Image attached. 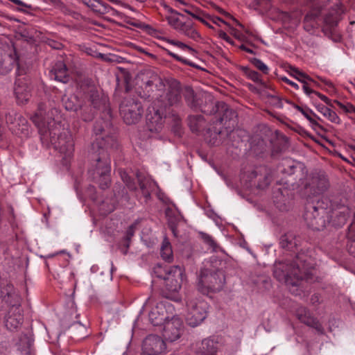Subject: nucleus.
<instances>
[{
  "label": "nucleus",
  "mask_w": 355,
  "mask_h": 355,
  "mask_svg": "<svg viewBox=\"0 0 355 355\" xmlns=\"http://www.w3.org/2000/svg\"><path fill=\"white\" fill-rule=\"evenodd\" d=\"M267 96L271 98V103L277 107L282 108L283 107L282 100L279 96L275 94H268Z\"/></svg>",
  "instance_id": "nucleus-53"
},
{
  "label": "nucleus",
  "mask_w": 355,
  "mask_h": 355,
  "mask_svg": "<svg viewBox=\"0 0 355 355\" xmlns=\"http://www.w3.org/2000/svg\"><path fill=\"white\" fill-rule=\"evenodd\" d=\"M63 104L65 109L68 111L77 112L80 109V102L76 96H71L67 98H63Z\"/></svg>",
  "instance_id": "nucleus-37"
},
{
  "label": "nucleus",
  "mask_w": 355,
  "mask_h": 355,
  "mask_svg": "<svg viewBox=\"0 0 355 355\" xmlns=\"http://www.w3.org/2000/svg\"><path fill=\"white\" fill-rule=\"evenodd\" d=\"M149 320L154 326L165 325L167 321H170L163 304H159L150 311Z\"/></svg>",
  "instance_id": "nucleus-24"
},
{
  "label": "nucleus",
  "mask_w": 355,
  "mask_h": 355,
  "mask_svg": "<svg viewBox=\"0 0 355 355\" xmlns=\"http://www.w3.org/2000/svg\"><path fill=\"white\" fill-rule=\"evenodd\" d=\"M291 75L292 76H293L295 78H296V77H298V78H300V79L308 80L311 81L315 84V83L313 81V80L309 76H308L307 74L304 73V72L300 71L298 69L293 67H291Z\"/></svg>",
  "instance_id": "nucleus-46"
},
{
  "label": "nucleus",
  "mask_w": 355,
  "mask_h": 355,
  "mask_svg": "<svg viewBox=\"0 0 355 355\" xmlns=\"http://www.w3.org/2000/svg\"><path fill=\"white\" fill-rule=\"evenodd\" d=\"M311 184L315 193L324 192L329 186L328 179L324 175H318L313 177Z\"/></svg>",
  "instance_id": "nucleus-31"
},
{
  "label": "nucleus",
  "mask_w": 355,
  "mask_h": 355,
  "mask_svg": "<svg viewBox=\"0 0 355 355\" xmlns=\"http://www.w3.org/2000/svg\"><path fill=\"white\" fill-rule=\"evenodd\" d=\"M179 31L184 34L186 36L197 41L200 38V34L198 31L193 28V26L190 23H184L180 25Z\"/></svg>",
  "instance_id": "nucleus-36"
},
{
  "label": "nucleus",
  "mask_w": 355,
  "mask_h": 355,
  "mask_svg": "<svg viewBox=\"0 0 355 355\" xmlns=\"http://www.w3.org/2000/svg\"><path fill=\"white\" fill-rule=\"evenodd\" d=\"M160 256L168 263H172L174 259L172 245L166 236H164L160 246Z\"/></svg>",
  "instance_id": "nucleus-32"
},
{
  "label": "nucleus",
  "mask_w": 355,
  "mask_h": 355,
  "mask_svg": "<svg viewBox=\"0 0 355 355\" xmlns=\"http://www.w3.org/2000/svg\"><path fill=\"white\" fill-rule=\"evenodd\" d=\"M50 76L51 78H54L55 80L63 83H68L70 79L67 66L62 60L55 63L50 71Z\"/></svg>",
  "instance_id": "nucleus-23"
},
{
  "label": "nucleus",
  "mask_w": 355,
  "mask_h": 355,
  "mask_svg": "<svg viewBox=\"0 0 355 355\" xmlns=\"http://www.w3.org/2000/svg\"><path fill=\"white\" fill-rule=\"evenodd\" d=\"M153 273L157 277L164 280V277L168 273V268H164L161 265L157 264L153 268Z\"/></svg>",
  "instance_id": "nucleus-47"
},
{
  "label": "nucleus",
  "mask_w": 355,
  "mask_h": 355,
  "mask_svg": "<svg viewBox=\"0 0 355 355\" xmlns=\"http://www.w3.org/2000/svg\"><path fill=\"white\" fill-rule=\"evenodd\" d=\"M130 241H131L126 240V239L123 238V239L122 241V244H121L122 247L121 248V252H123V254H127L128 248H129L130 245Z\"/></svg>",
  "instance_id": "nucleus-57"
},
{
  "label": "nucleus",
  "mask_w": 355,
  "mask_h": 355,
  "mask_svg": "<svg viewBox=\"0 0 355 355\" xmlns=\"http://www.w3.org/2000/svg\"><path fill=\"white\" fill-rule=\"evenodd\" d=\"M164 117L162 110L155 107H149L146 114V126L150 132H158L164 125Z\"/></svg>",
  "instance_id": "nucleus-16"
},
{
  "label": "nucleus",
  "mask_w": 355,
  "mask_h": 355,
  "mask_svg": "<svg viewBox=\"0 0 355 355\" xmlns=\"http://www.w3.org/2000/svg\"><path fill=\"white\" fill-rule=\"evenodd\" d=\"M194 110H200L202 113L211 115L215 112V102L212 97L205 94H198L193 103L189 106Z\"/></svg>",
  "instance_id": "nucleus-17"
},
{
  "label": "nucleus",
  "mask_w": 355,
  "mask_h": 355,
  "mask_svg": "<svg viewBox=\"0 0 355 355\" xmlns=\"http://www.w3.org/2000/svg\"><path fill=\"white\" fill-rule=\"evenodd\" d=\"M187 306L186 321L189 326L197 327L207 318L208 304L206 302L192 299L187 302Z\"/></svg>",
  "instance_id": "nucleus-9"
},
{
  "label": "nucleus",
  "mask_w": 355,
  "mask_h": 355,
  "mask_svg": "<svg viewBox=\"0 0 355 355\" xmlns=\"http://www.w3.org/2000/svg\"><path fill=\"white\" fill-rule=\"evenodd\" d=\"M241 70L249 79L252 80L254 83H257L265 86V83L260 78V75L258 72L250 69L248 67H241Z\"/></svg>",
  "instance_id": "nucleus-41"
},
{
  "label": "nucleus",
  "mask_w": 355,
  "mask_h": 355,
  "mask_svg": "<svg viewBox=\"0 0 355 355\" xmlns=\"http://www.w3.org/2000/svg\"><path fill=\"white\" fill-rule=\"evenodd\" d=\"M250 62L259 70H260L264 74H268L269 71L268 67L259 59L251 58Z\"/></svg>",
  "instance_id": "nucleus-45"
},
{
  "label": "nucleus",
  "mask_w": 355,
  "mask_h": 355,
  "mask_svg": "<svg viewBox=\"0 0 355 355\" xmlns=\"http://www.w3.org/2000/svg\"><path fill=\"white\" fill-rule=\"evenodd\" d=\"M214 134H215L216 137L213 138L214 141H212V144L217 146V145H219L222 142L220 136L223 134V132L221 131H218V132H215Z\"/></svg>",
  "instance_id": "nucleus-60"
},
{
  "label": "nucleus",
  "mask_w": 355,
  "mask_h": 355,
  "mask_svg": "<svg viewBox=\"0 0 355 355\" xmlns=\"http://www.w3.org/2000/svg\"><path fill=\"white\" fill-rule=\"evenodd\" d=\"M300 242V239L296 237L293 232H287L281 236L279 239V245L282 248L288 250H293L297 248Z\"/></svg>",
  "instance_id": "nucleus-29"
},
{
  "label": "nucleus",
  "mask_w": 355,
  "mask_h": 355,
  "mask_svg": "<svg viewBox=\"0 0 355 355\" xmlns=\"http://www.w3.org/2000/svg\"><path fill=\"white\" fill-rule=\"evenodd\" d=\"M286 102L287 103L292 105L295 109L301 112L311 123H312L313 125H318V122L311 116V115L314 116H317L311 109L308 107L304 108L295 103L291 102L288 100H286Z\"/></svg>",
  "instance_id": "nucleus-35"
},
{
  "label": "nucleus",
  "mask_w": 355,
  "mask_h": 355,
  "mask_svg": "<svg viewBox=\"0 0 355 355\" xmlns=\"http://www.w3.org/2000/svg\"><path fill=\"white\" fill-rule=\"evenodd\" d=\"M198 234L205 243L207 244L214 251L216 250L218 245L209 234L202 232H200Z\"/></svg>",
  "instance_id": "nucleus-42"
},
{
  "label": "nucleus",
  "mask_w": 355,
  "mask_h": 355,
  "mask_svg": "<svg viewBox=\"0 0 355 355\" xmlns=\"http://www.w3.org/2000/svg\"><path fill=\"white\" fill-rule=\"evenodd\" d=\"M184 270L180 266L168 268V273L164 277V285L168 295L175 294L182 288Z\"/></svg>",
  "instance_id": "nucleus-12"
},
{
  "label": "nucleus",
  "mask_w": 355,
  "mask_h": 355,
  "mask_svg": "<svg viewBox=\"0 0 355 355\" xmlns=\"http://www.w3.org/2000/svg\"><path fill=\"white\" fill-rule=\"evenodd\" d=\"M297 318L308 327L315 329L319 334H324V329L319 320L313 317L310 311L304 306L299 307L295 312Z\"/></svg>",
  "instance_id": "nucleus-18"
},
{
  "label": "nucleus",
  "mask_w": 355,
  "mask_h": 355,
  "mask_svg": "<svg viewBox=\"0 0 355 355\" xmlns=\"http://www.w3.org/2000/svg\"><path fill=\"white\" fill-rule=\"evenodd\" d=\"M311 303L313 304V305H316V304H319L320 303V296L319 294H313L311 297Z\"/></svg>",
  "instance_id": "nucleus-63"
},
{
  "label": "nucleus",
  "mask_w": 355,
  "mask_h": 355,
  "mask_svg": "<svg viewBox=\"0 0 355 355\" xmlns=\"http://www.w3.org/2000/svg\"><path fill=\"white\" fill-rule=\"evenodd\" d=\"M218 343L213 340L204 339L198 348V353L200 355H216Z\"/></svg>",
  "instance_id": "nucleus-30"
},
{
  "label": "nucleus",
  "mask_w": 355,
  "mask_h": 355,
  "mask_svg": "<svg viewBox=\"0 0 355 355\" xmlns=\"http://www.w3.org/2000/svg\"><path fill=\"white\" fill-rule=\"evenodd\" d=\"M215 105L213 114H216L217 121L224 125L226 134H228L237 124V114L224 102H215Z\"/></svg>",
  "instance_id": "nucleus-10"
},
{
  "label": "nucleus",
  "mask_w": 355,
  "mask_h": 355,
  "mask_svg": "<svg viewBox=\"0 0 355 355\" xmlns=\"http://www.w3.org/2000/svg\"><path fill=\"white\" fill-rule=\"evenodd\" d=\"M95 145L98 150L92 155V167L88 173L99 187L105 190L111 184V160L107 150L116 148L118 144L115 136L109 134L97 139Z\"/></svg>",
  "instance_id": "nucleus-4"
},
{
  "label": "nucleus",
  "mask_w": 355,
  "mask_h": 355,
  "mask_svg": "<svg viewBox=\"0 0 355 355\" xmlns=\"http://www.w3.org/2000/svg\"><path fill=\"white\" fill-rule=\"evenodd\" d=\"M164 50L167 52V53L171 56L172 58H173L174 59H175L176 60L178 61H180L187 65H189V66H191V67H195V68H199V67L198 65H196V64L190 62L189 60H187L186 59H184L182 58V57L178 55L177 54H175L172 52H171L168 49H164Z\"/></svg>",
  "instance_id": "nucleus-48"
},
{
  "label": "nucleus",
  "mask_w": 355,
  "mask_h": 355,
  "mask_svg": "<svg viewBox=\"0 0 355 355\" xmlns=\"http://www.w3.org/2000/svg\"><path fill=\"white\" fill-rule=\"evenodd\" d=\"M31 86L25 78H19L15 80L14 93L18 104L26 103L31 96Z\"/></svg>",
  "instance_id": "nucleus-19"
},
{
  "label": "nucleus",
  "mask_w": 355,
  "mask_h": 355,
  "mask_svg": "<svg viewBox=\"0 0 355 355\" xmlns=\"http://www.w3.org/2000/svg\"><path fill=\"white\" fill-rule=\"evenodd\" d=\"M181 89L178 83H172L168 87L166 94L165 106H173L178 105L181 101Z\"/></svg>",
  "instance_id": "nucleus-26"
},
{
  "label": "nucleus",
  "mask_w": 355,
  "mask_h": 355,
  "mask_svg": "<svg viewBox=\"0 0 355 355\" xmlns=\"http://www.w3.org/2000/svg\"><path fill=\"white\" fill-rule=\"evenodd\" d=\"M11 7L17 11L26 14L30 13L31 11L34 10L32 4L24 1V0H17L15 3V5H11Z\"/></svg>",
  "instance_id": "nucleus-39"
},
{
  "label": "nucleus",
  "mask_w": 355,
  "mask_h": 355,
  "mask_svg": "<svg viewBox=\"0 0 355 355\" xmlns=\"http://www.w3.org/2000/svg\"><path fill=\"white\" fill-rule=\"evenodd\" d=\"M88 101L94 110H101L103 114H111V110L109 107L108 97L100 94L94 88H91L87 94Z\"/></svg>",
  "instance_id": "nucleus-15"
},
{
  "label": "nucleus",
  "mask_w": 355,
  "mask_h": 355,
  "mask_svg": "<svg viewBox=\"0 0 355 355\" xmlns=\"http://www.w3.org/2000/svg\"><path fill=\"white\" fill-rule=\"evenodd\" d=\"M166 20L171 26L178 31L180 30L179 27H180V25L183 24L180 21L179 18L175 16H168L166 17Z\"/></svg>",
  "instance_id": "nucleus-51"
},
{
  "label": "nucleus",
  "mask_w": 355,
  "mask_h": 355,
  "mask_svg": "<svg viewBox=\"0 0 355 355\" xmlns=\"http://www.w3.org/2000/svg\"><path fill=\"white\" fill-rule=\"evenodd\" d=\"M218 36L221 39L225 40L226 42H229L230 44H233V41L232 40V39L223 31H218Z\"/></svg>",
  "instance_id": "nucleus-62"
},
{
  "label": "nucleus",
  "mask_w": 355,
  "mask_h": 355,
  "mask_svg": "<svg viewBox=\"0 0 355 355\" xmlns=\"http://www.w3.org/2000/svg\"><path fill=\"white\" fill-rule=\"evenodd\" d=\"M198 95V94H195L193 89L190 87H187L184 92V97L185 101L188 106L190 105L191 103H193L195 97Z\"/></svg>",
  "instance_id": "nucleus-44"
},
{
  "label": "nucleus",
  "mask_w": 355,
  "mask_h": 355,
  "mask_svg": "<svg viewBox=\"0 0 355 355\" xmlns=\"http://www.w3.org/2000/svg\"><path fill=\"white\" fill-rule=\"evenodd\" d=\"M295 3L309 8L303 21L304 30L309 33H313L322 23L329 28L336 26L344 13L340 0H295Z\"/></svg>",
  "instance_id": "nucleus-2"
},
{
  "label": "nucleus",
  "mask_w": 355,
  "mask_h": 355,
  "mask_svg": "<svg viewBox=\"0 0 355 355\" xmlns=\"http://www.w3.org/2000/svg\"><path fill=\"white\" fill-rule=\"evenodd\" d=\"M166 349V345L163 338L157 335L150 334L144 340L140 355H164Z\"/></svg>",
  "instance_id": "nucleus-14"
},
{
  "label": "nucleus",
  "mask_w": 355,
  "mask_h": 355,
  "mask_svg": "<svg viewBox=\"0 0 355 355\" xmlns=\"http://www.w3.org/2000/svg\"><path fill=\"white\" fill-rule=\"evenodd\" d=\"M80 117L84 121H91L96 113V110H94L90 105H82L80 107Z\"/></svg>",
  "instance_id": "nucleus-40"
},
{
  "label": "nucleus",
  "mask_w": 355,
  "mask_h": 355,
  "mask_svg": "<svg viewBox=\"0 0 355 355\" xmlns=\"http://www.w3.org/2000/svg\"><path fill=\"white\" fill-rule=\"evenodd\" d=\"M210 21H211L214 24L220 26V23H223L225 24H227L223 19H222L219 17H208Z\"/></svg>",
  "instance_id": "nucleus-64"
},
{
  "label": "nucleus",
  "mask_w": 355,
  "mask_h": 355,
  "mask_svg": "<svg viewBox=\"0 0 355 355\" xmlns=\"http://www.w3.org/2000/svg\"><path fill=\"white\" fill-rule=\"evenodd\" d=\"M284 166H286L287 168H284L282 170V173H286L288 175H292V174H293L295 173V170L296 168V166L293 164V162H291L290 161H288L284 164Z\"/></svg>",
  "instance_id": "nucleus-54"
},
{
  "label": "nucleus",
  "mask_w": 355,
  "mask_h": 355,
  "mask_svg": "<svg viewBox=\"0 0 355 355\" xmlns=\"http://www.w3.org/2000/svg\"><path fill=\"white\" fill-rule=\"evenodd\" d=\"M120 114L126 124H135L141 118L144 109L141 102L130 96H125L120 104Z\"/></svg>",
  "instance_id": "nucleus-8"
},
{
  "label": "nucleus",
  "mask_w": 355,
  "mask_h": 355,
  "mask_svg": "<svg viewBox=\"0 0 355 355\" xmlns=\"http://www.w3.org/2000/svg\"><path fill=\"white\" fill-rule=\"evenodd\" d=\"M122 179L130 190L135 191L137 189L136 183L130 177L125 175L122 176Z\"/></svg>",
  "instance_id": "nucleus-52"
},
{
  "label": "nucleus",
  "mask_w": 355,
  "mask_h": 355,
  "mask_svg": "<svg viewBox=\"0 0 355 355\" xmlns=\"http://www.w3.org/2000/svg\"><path fill=\"white\" fill-rule=\"evenodd\" d=\"M296 79L298 80L299 81L302 82L303 83V90L304 92L307 94V95H310L311 94H315L316 91H314L313 89H311L309 85H308V83H306V80H302V79H300V78H298V77H296Z\"/></svg>",
  "instance_id": "nucleus-56"
},
{
  "label": "nucleus",
  "mask_w": 355,
  "mask_h": 355,
  "mask_svg": "<svg viewBox=\"0 0 355 355\" xmlns=\"http://www.w3.org/2000/svg\"><path fill=\"white\" fill-rule=\"evenodd\" d=\"M208 17H206L205 18H204L203 15L202 13L200 14L199 17H196V19L202 22V24H204L205 25H206L207 26H208L209 28H213V26L207 20V19H209Z\"/></svg>",
  "instance_id": "nucleus-61"
},
{
  "label": "nucleus",
  "mask_w": 355,
  "mask_h": 355,
  "mask_svg": "<svg viewBox=\"0 0 355 355\" xmlns=\"http://www.w3.org/2000/svg\"><path fill=\"white\" fill-rule=\"evenodd\" d=\"M164 40L166 41L168 43L173 44L174 46H176L182 49H184V50L187 49L191 52L195 51L193 49H192L191 47L189 46L188 45H187L186 44H184L182 42L170 40V39H166V38H164Z\"/></svg>",
  "instance_id": "nucleus-49"
},
{
  "label": "nucleus",
  "mask_w": 355,
  "mask_h": 355,
  "mask_svg": "<svg viewBox=\"0 0 355 355\" xmlns=\"http://www.w3.org/2000/svg\"><path fill=\"white\" fill-rule=\"evenodd\" d=\"M155 85L153 86V88L155 87L157 91H164L165 89V83L164 80L159 76L157 74L156 77H154Z\"/></svg>",
  "instance_id": "nucleus-50"
},
{
  "label": "nucleus",
  "mask_w": 355,
  "mask_h": 355,
  "mask_svg": "<svg viewBox=\"0 0 355 355\" xmlns=\"http://www.w3.org/2000/svg\"><path fill=\"white\" fill-rule=\"evenodd\" d=\"M334 102L340 107L342 108L343 110H345L347 112H349V113H355V107L350 104V103H348L347 105H343L342 103L338 101H334Z\"/></svg>",
  "instance_id": "nucleus-55"
},
{
  "label": "nucleus",
  "mask_w": 355,
  "mask_h": 355,
  "mask_svg": "<svg viewBox=\"0 0 355 355\" xmlns=\"http://www.w3.org/2000/svg\"><path fill=\"white\" fill-rule=\"evenodd\" d=\"M329 216V223L336 227L343 226L350 215V210L348 207H343L338 209L332 210Z\"/></svg>",
  "instance_id": "nucleus-22"
},
{
  "label": "nucleus",
  "mask_w": 355,
  "mask_h": 355,
  "mask_svg": "<svg viewBox=\"0 0 355 355\" xmlns=\"http://www.w3.org/2000/svg\"><path fill=\"white\" fill-rule=\"evenodd\" d=\"M347 236L348 239L347 249L349 251V246L351 245L355 241V214L354 218L348 228Z\"/></svg>",
  "instance_id": "nucleus-43"
},
{
  "label": "nucleus",
  "mask_w": 355,
  "mask_h": 355,
  "mask_svg": "<svg viewBox=\"0 0 355 355\" xmlns=\"http://www.w3.org/2000/svg\"><path fill=\"white\" fill-rule=\"evenodd\" d=\"M315 94L317 95L327 105L332 107L331 101L327 96L323 95L322 94H321L318 92H315Z\"/></svg>",
  "instance_id": "nucleus-58"
},
{
  "label": "nucleus",
  "mask_w": 355,
  "mask_h": 355,
  "mask_svg": "<svg viewBox=\"0 0 355 355\" xmlns=\"http://www.w3.org/2000/svg\"><path fill=\"white\" fill-rule=\"evenodd\" d=\"M134 234H135L134 227L132 225H131L127 230V231L125 232V236L124 238L126 239V240L131 241L132 236H134Z\"/></svg>",
  "instance_id": "nucleus-59"
},
{
  "label": "nucleus",
  "mask_w": 355,
  "mask_h": 355,
  "mask_svg": "<svg viewBox=\"0 0 355 355\" xmlns=\"http://www.w3.org/2000/svg\"><path fill=\"white\" fill-rule=\"evenodd\" d=\"M111 114H103L101 119L96 121L94 125V132L98 135L107 131L110 133V129L111 128Z\"/></svg>",
  "instance_id": "nucleus-28"
},
{
  "label": "nucleus",
  "mask_w": 355,
  "mask_h": 355,
  "mask_svg": "<svg viewBox=\"0 0 355 355\" xmlns=\"http://www.w3.org/2000/svg\"><path fill=\"white\" fill-rule=\"evenodd\" d=\"M313 266V261L310 256L300 252L293 260H286L277 265L274 273L279 280H284L291 293L298 295H300L298 286L301 282L303 279H312Z\"/></svg>",
  "instance_id": "nucleus-3"
},
{
  "label": "nucleus",
  "mask_w": 355,
  "mask_h": 355,
  "mask_svg": "<svg viewBox=\"0 0 355 355\" xmlns=\"http://www.w3.org/2000/svg\"><path fill=\"white\" fill-rule=\"evenodd\" d=\"M84 5L98 15H105L112 12L114 16L121 15V12L112 8L102 0H80Z\"/></svg>",
  "instance_id": "nucleus-21"
},
{
  "label": "nucleus",
  "mask_w": 355,
  "mask_h": 355,
  "mask_svg": "<svg viewBox=\"0 0 355 355\" xmlns=\"http://www.w3.org/2000/svg\"><path fill=\"white\" fill-rule=\"evenodd\" d=\"M24 317L21 313L20 309L10 310L8 315L6 318L5 325L10 331H15L22 324Z\"/></svg>",
  "instance_id": "nucleus-27"
},
{
  "label": "nucleus",
  "mask_w": 355,
  "mask_h": 355,
  "mask_svg": "<svg viewBox=\"0 0 355 355\" xmlns=\"http://www.w3.org/2000/svg\"><path fill=\"white\" fill-rule=\"evenodd\" d=\"M136 175L139 185V189L146 202L151 197V192L154 189L155 182L149 178L145 177L141 173H137Z\"/></svg>",
  "instance_id": "nucleus-25"
},
{
  "label": "nucleus",
  "mask_w": 355,
  "mask_h": 355,
  "mask_svg": "<svg viewBox=\"0 0 355 355\" xmlns=\"http://www.w3.org/2000/svg\"><path fill=\"white\" fill-rule=\"evenodd\" d=\"M205 119L201 115H191L188 117V124L193 132H200L205 126Z\"/></svg>",
  "instance_id": "nucleus-34"
},
{
  "label": "nucleus",
  "mask_w": 355,
  "mask_h": 355,
  "mask_svg": "<svg viewBox=\"0 0 355 355\" xmlns=\"http://www.w3.org/2000/svg\"><path fill=\"white\" fill-rule=\"evenodd\" d=\"M198 279V290L205 295L220 291L225 284L224 272L220 269L213 268H202Z\"/></svg>",
  "instance_id": "nucleus-5"
},
{
  "label": "nucleus",
  "mask_w": 355,
  "mask_h": 355,
  "mask_svg": "<svg viewBox=\"0 0 355 355\" xmlns=\"http://www.w3.org/2000/svg\"><path fill=\"white\" fill-rule=\"evenodd\" d=\"M21 300L20 295L12 284L0 282V309L6 305L12 311L19 309Z\"/></svg>",
  "instance_id": "nucleus-11"
},
{
  "label": "nucleus",
  "mask_w": 355,
  "mask_h": 355,
  "mask_svg": "<svg viewBox=\"0 0 355 355\" xmlns=\"http://www.w3.org/2000/svg\"><path fill=\"white\" fill-rule=\"evenodd\" d=\"M44 105L40 104L37 111L31 118L38 128L42 142L46 146L51 145L66 156H70L74 150L73 139L70 132L62 129L52 117L58 114V110L51 109L48 112L47 116H44Z\"/></svg>",
  "instance_id": "nucleus-1"
},
{
  "label": "nucleus",
  "mask_w": 355,
  "mask_h": 355,
  "mask_svg": "<svg viewBox=\"0 0 355 355\" xmlns=\"http://www.w3.org/2000/svg\"><path fill=\"white\" fill-rule=\"evenodd\" d=\"M15 66L19 71L18 56L14 46L8 44L0 46V73L6 74Z\"/></svg>",
  "instance_id": "nucleus-13"
},
{
  "label": "nucleus",
  "mask_w": 355,
  "mask_h": 355,
  "mask_svg": "<svg viewBox=\"0 0 355 355\" xmlns=\"http://www.w3.org/2000/svg\"><path fill=\"white\" fill-rule=\"evenodd\" d=\"M157 73L153 71H147L142 77L143 86L148 92L153 91V86L155 85L154 77H156Z\"/></svg>",
  "instance_id": "nucleus-38"
},
{
  "label": "nucleus",
  "mask_w": 355,
  "mask_h": 355,
  "mask_svg": "<svg viewBox=\"0 0 355 355\" xmlns=\"http://www.w3.org/2000/svg\"><path fill=\"white\" fill-rule=\"evenodd\" d=\"M323 203L318 200L315 205H308L306 207L304 219L307 226L313 230L321 231L330 223V209L324 207Z\"/></svg>",
  "instance_id": "nucleus-6"
},
{
  "label": "nucleus",
  "mask_w": 355,
  "mask_h": 355,
  "mask_svg": "<svg viewBox=\"0 0 355 355\" xmlns=\"http://www.w3.org/2000/svg\"><path fill=\"white\" fill-rule=\"evenodd\" d=\"M315 106L318 112H320L324 116L327 118L331 122L335 123H340V119L337 114L331 110L329 107L321 104L315 103Z\"/></svg>",
  "instance_id": "nucleus-33"
},
{
  "label": "nucleus",
  "mask_w": 355,
  "mask_h": 355,
  "mask_svg": "<svg viewBox=\"0 0 355 355\" xmlns=\"http://www.w3.org/2000/svg\"><path fill=\"white\" fill-rule=\"evenodd\" d=\"M182 322L178 318H172L170 321H167L163 332L165 339L170 342L177 340L182 334Z\"/></svg>",
  "instance_id": "nucleus-20"
},
{
  "label": "nucleus",
  "mask_w": 355,
  "mask_h": 355,
  "mask_svg": "<svg viewBox=\"0 0 355 355\" xmlns=\"http://www.w3.org/2000/svg\"><path fill=\"white\" fill-rule=\"evenodd\" d=\"M241 179L246 189L256 188L263 190L270 184L272 175L268 167L259 166L250 171L243 173Z\"/></svg>",
  "instance_id": "nucleus-7"
}]
</instances>
